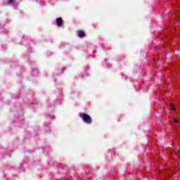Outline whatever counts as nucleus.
<instances>
[{
	"label": "nucleus",
	"instance_id": "obj_6",
	"mask_svg": "<svg viewBox=\"0 0 180 180\" xmlns=\"http://www.w3.org/2000/svg\"><path fill=\"white\" fill-rule=\"evenodd\" d=\"M13 1H14V0H8V2H9L10 4H13Z\"/></svg>",
	"mask_w": 180,
	"mask_h": 180
},
{
	"label": "nucleus",
	"instance_id": "obj_3",
	"mask_svg": "<svg viewBox=\"0 0 180 180\" xmlns=\"http://www.w3.org/2000/svg\"><path fill=\"white\" fill-rule=\"evenodd\" d=\"M77 35L79 37H85V32L82 30L77 31Z\"/></svg>",
	"mask_w": 180,
	"mask_h": 180
},
{
	"label": "nucleus",
	"instance_id": "obj_2",
	"mask_svg": "<svg viewBox=\"0 0 180 180\" xmlns=\"http://www.w3.org/2000/svg\"><path fill=\"white\" fill-rule=\"evenodd\" d=\"M63 22H64V20H63V18H61V17H59L56 19V26H58V27H61V26H63Z\"/></svg>",
	"mask_w": 180,
	"mask_h": 180
},
{
	"label": "nucleus",
	"instance_id": "obj_5",
	"mask_svg": "<svg viewBox=\"0 0 180 180\" xmlns=\"http://www.w3.org/2000/svg\"><path fill=\"white\" fill-rule=\"evenodd\" d=\"M173 120H174V123H178V122H179V120H176V118H175V117H173Z\"/></svg>",
	"mask_w": 180,
	"mask_h": 180
},
{
	"label": "nucleus",
	"instance_id": "obj_1",
	"mask_svg": "<svg viewBox=\"0 0 180 180\" xmlns=\"http://www.w3.org/2000/svg\"><path fill=\"white\" fill-rule=\"evenodd\" d=\"M79 117L86 124H92V117L85 112H80Z\"/></svg>",
	"mask_w": 180,
	"mask_h": 180
},
{
	"label": "nucleus",
	"instance_id": "obj_4",
	"mask_svg": "<svg viewBox=\"0 0 180 180\" xmlns=\"http://www.w3.org/2000/svg\"><path fill=\"white\" fill-rule=\"evenodd\" d=\"M169 108H170V110H176V108H175V107H174V103H170L169 104Z\"/></svg>",
	"mask_w": 180,
	"mask_h": 180
}]
</instances>
